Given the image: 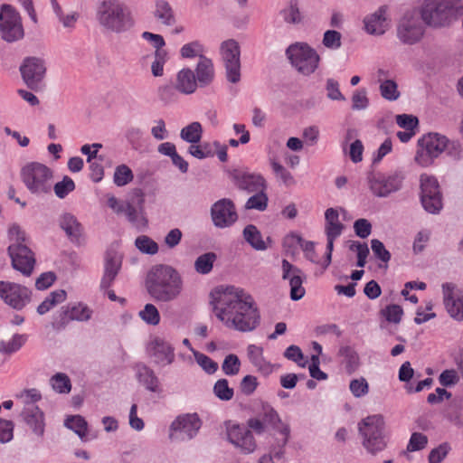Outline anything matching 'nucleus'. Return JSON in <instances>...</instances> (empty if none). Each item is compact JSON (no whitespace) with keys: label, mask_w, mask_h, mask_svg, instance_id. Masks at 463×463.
Returning <instances> with one entry per match:
<instances>
[{"label":"nucleus","mask_w":463,"mask_h":463,"mask_svg":"<svg viewBox=\"0 0 463 463\" xmlns=\"http://www.w3.org/2000/svg\"><path fill=\"white\" fill-rule=\"evenodd\" d=\"M248 356L250 362L258 367H262L264 364V358H263V349L262 347L256 345H250L248 346L247 349Z\"/></svg>","instance_id":"56"},{"label":"nucleus","mask_w":463,"mask_h":463,"mask_svg":"<svg viewBox=\"0 0 463 463\" xmlns=\"http://www.w3.org/2000/svg\"><path fill=\"white\" fill-rule=\"evenodd\" d=\"M203 52V46L198 41H194L184 44L181 48L180 53L181 56L185 59L199 57L200 60L201 57H204Z\"/></svg>","instance_id":"37"},{"label":"nucleus","mask_w":463,"mask_h":463,"mask_svg":"<svg viewBox=\"0 0 463 463\" xmlns=\"http://www.w3.org/2000/svg\"><path fill=\"white\" fill-rule=\"evenodd\" d=\"M354 228L357 236L366 238L371 233L372 225L366 219H358L355 221Z\"/></svg>","instance_id":"63"},{"label":"nucleus","mask_w":463,"mask_h":463,"mask_svg":"<svg viewBox=\"0 0 463 463\" xmlns=\"http://www.w3.org/2000/svg\"><path fill=\"white\" fill-rule=\"evenodd\" d=\"M202 126L199 122H193L181 130V137L192 144L200 142L202 138Z\"/></svg>","instance_id":"33"},{"label":"nucleus","mask_w":463,"mask_h":463,"mask_svg":"<svg viewBox=\"0 0 463 463\" xmlns=\"http://www.w3.org/2000/svg\"><path fill=\"white\" fill-rule=\"evenodd\" d=\"M364 28L370 34H383L390 27V19L387 15V8L380 7L373 14L367 15L364 20Z\"/></svg>","instance_id":"26"},{"label":"nucleus","mask_w":463,"mask_h":463,"mask_svg":"<svg viewBox=\"0 0 463 463\" xmlns=\"http://www.w3.org/2000/svg\"><path fill=\"white\" fill-rule=\"evenodd\" d=\"M133 179V174L131 169L125 165H121L118 166L114 173V182L118 186H123L131 182Z\"/></svg>","instance_id":"41"},{"label":"nucleus","mask_w":463,"mask_h":463,"mask_svg":"<svg viewBox=\"0 0 463 463\" xmlns=\"http://www.w3.org/2000/svg\"><path fill=\"white\" fill-rule=\"evenodd\" d=\"M197 80L192 70L182 69L176 75L175 88L184 94H192L196 90Z\"/></svg>","instance_id":"28"},{"label":"nucleus","mask_w":463,"mask_h":463,"mask_svg":"<svg viewBox=\"0 0 463 463\" xmlns=\"http://www.w3.org/2000/svg\"><path fill=\"white\" fill-rule=\"evenodd\" d=\"M60 225L71 240H78L81 235L82 228L77 219L66 213L61 217Z\"/></svg>","instance_id":"31"},{"label":"nucleus","mask_w":463,"mask_h":463,"mask_svg":"<svg viewBox=\"0 0 463 463\" xmlns=\"http://www.w3.org/2000/svg\"><path fill=\"white\" fill-rule=\"evenodd\" d=\"M282 279H289L290 298L298 300L305 295L303 288V273L302 271L289 263L287 260H282Z\"/></svg>","instance_id":"23"},{"label":"nucleus","mask_w":463,"mask_h":463,"mask_svg":"<svg viewBox=\"0 0 463 463\" xmlns=\"http://www.w3.org/2000/svg\"><path fill=\"white\" fill-rule=\"evenodd\" d=\"M396 123L406 130H414L418 126V119L411 115L402 114L396 117Z\"/></svg>","instance_id":"60"},{"label":"nucleus","mask_w":463,"mask_h":463,"mask_svg":"<svg viewBox=\"0 0 463 463\" xmlns=\"http://www.w3.org/2000/svg\"><path fill=\"white\" fill-rule=\"evenodd\" d=\"M196 80L201 87L209 85L214 78V69L212 61L206 57H201L196 69Z\"/></svg>","instance_id":"30"},{"label":"nucleus","mask_w":463,"mask_h":463,"mask_svg":"<svg viewBox=\"0 0 463 463\" xmlns=\"http://www.w3.org/2000/svg\"><path fill=\"white\" fill-rule=\"evenodd\" d=\"M146 288L155 300L169 302L181 294L183 280L180 274L172 267L159 265L148 272Z\"/></svg>","instance_id":"2"},{"label":"nucleus","mask_w":463,"mask_h":463,"mask_svg":"<svg viewBox=\"0 0 463 463\" xmlns=\"http://www.w3.org/2000/svg\"><path fill=\"white\" fill-rule=\"evenodd\" d=\"M284 356L287 359L297 363L301 367H305L307 364V360L305 359L301 349L297 345H292L288 346L284 353Z\"/></svg>","instance_id":"47"},{"label":"nucleus","mask_w":463,"mask_h":463,"mask_svg":"<svg viewBox=\"0 0 463 463\" xmlns=\"http://www.w3.org/2000/svg\"><path fill=\"white\" fill-rule=\"evenodd\" d=\"M350 249L352 250H355L357 253V266L364 267L366 263V258L369 254L367 244L355 241L351 244Z\"/></svg>","instance_id":"57"},{"label":"nucleus","mask_w":463,"mask_h":463,"mask_svg":"<svg viewBox=\"0 0 463 463\" xmlns=\"http://www.w3.org/2000/svg\"><path fill=\"white\" fill-rule=\"evenodd\" d=\"M349 387L351 392L357 398L364 396L369 392L368 383L363 377L352 380Z\"/></svg>","instance_id":"54"},{"label":"nucleus","mask_w":463,"mask_h":463,"mask_svg":"<svg viewBox=\"0 0 463 463\" xmlns=\"http://www.w3.org/2000/svg\"><path fill=\"white\" fill-rule=\"evenodd\" d=\"M428 444V438L420 432H413L407 446L408 451H417L423 449Z\"/></svg>","instance_id":"46"},{"label":"nucleus","mask_w":463,"mask_h":463,"mask_svg":"<svg viewBox=\"0 0 463 463\" xmlns=\"http://www.w3.org/2000/svg\"><path fill=\"white\" fill-rule=\"evenodd\" d=\"M213 392L222 401H230L233 397V389L229 386L226 379H221L215 383Z\"/></svg>","instance_id":"39"},{"label":"nucleus","mask_w":463,"mask_h":463,"mask_svg":"<svg viewBox=\"0 0 463 463\" xmlns=\"http://www.w3.org/2000/svg\"><path fill=\"white\" fill-rule=\"evenodd\" d=\"M383 418L381 415L368 416L359 423V432L364 438L363 445L372 454L385 448L383 436Z\"/></svg>","instance_id":"8"},{"label":"nucleus","mask_w":463,"mask_h":463,"mask_svg":"<svg viewBox=\"0 0 463 463\" xmlns=\"http://www.w3.org/2000/svg\"><path fill=\"white\" fill-rule=\"evenodd\" d=\"M227 435L229 440L243 452L250 453L255 450V439L247 428L237 424L230 425L227 427Z\"/></svg>","instance_id":"22"},{"label":"nucleus","mask_w":463,"mask_h":463,"mask_svg":"<svg viewBox=\"0 0 463 463\" xmlns=\"http://www.w3.org/2000/svg\"><path fill=\"white\" fill-rule=\"evenodd\" d=\"M216 255L213 252L199 256L194 262V269L200 274H208L213 267Z\"/></svg>","instance_id":"35"},{"label":"nucleus","mask_w":463,"mask_h":463,"mask_svg":"<svg viewBox=\"0 0 463 463\" xmlns=\"http://www.w3.org/2000/svg\"><path fill=\"white\" fill-rule=\"evenodd\" d=\"M147 351L155 363L161 365L170 364L175 358L172 345L159 336L154 337L149 342Z\"/></svg>","instance_id":"24"},{"label":"nucleus","mask_w":463,"mask_h":463,"mask_svg":"<svg viewBox=\"0 0 463 463\" xmlns=\"http://www.w3.org/2000/svg\"><path fill=\"white\" fill-rule=\"evenodd\" d=\"M62 320L86 321L90 318L91 310L81 303L76 304L63 312Z\"/></svg>","instance_id":"32"},{"label":"nucleus","mask_w":463,"mask_h":463,"mask_svg":"<svg viewBox=\"0 0 463 463\" xmlns=\"http://www.w3.org/2000/svg\"><path fill=\"white\" fill-rule=\"evenodd\" d=\"M258 386V381L255 376L246 375L241 382L240 389L245 395H250Z\"/></svg>","instance_id":"62"},{"label":"nucleus","mask_w":463,"mask_h":463,"mask_svg":"<svg viewBox=\"0 0 463 463\" xmlns=\"http://www.w3.org/2000/svg\"><path fill=\"white\" fill-rule=\"evenodd\" d=\"M449 138L439 133L430 132L425 134L418 140L414 160L421 167H429L433 165L449 146Z\"/></svg>","instance_id":"4"},{"label":"nucleus","mask_w":463,"mask_h":463,"mask_svg":"<svg viewBox=\"0 0 463 463\" xmlns=\"http://www.w3.org/2000/svg\"><path fill=\"white\" fill-rule=\"evenodd\" d=\"M121 267V257L118 254L109 255L106 259L105 272L100 286L103 288L110 287Z\"/></svg>","instance_id":"29"},{"label":"nucleus","mask_w":463,"mask_h":463,"mask_svg":"<svg viewBox=\"0 0 463 463\" xmlns=\"http://www.w3.org/2000/svg\"><path fill=\"white\" fill-rule=\"evenodd\" d=\"M23 80L29 88H34L44 77L46 68L44 62L35 57L26 58L20 67Z\"/></svg>","instance_id":"20"},{"label":"nucleus","mask_w":463,"mask_h":463,"mask_svg":"<svg viewBox=\"0 0 463 463\" xmlns=\"http://www.w3.org/2000/svg\"><path fill=\"white\" fill-rule=\"evenodd\" d=\"M0 30L3 39L7 42L17 41L24 36L19 14L10 5H4L1 8Z\"/></svg>","instance_id":"11"},{"label":"nucleus","mask_w":463,"mask_h":463,"mask_svg":"<svg viewBox=\"0 0 463 463\" xmlns=\"http://www.w3.org/2000/svg\"><path fill=\"white\" fill-rule=\"evenodd\" d=\"M21 178L32 194H43L51 191L53 174L51 168L39 162H30L21 169Z\"/></svg>","instance_id":"5"},{"label":"nucleus","mask_w":463,"mask_h":463,"mask_svg":"<svg viewBox=\"0 0 463 463\" xmlns=\"http://www.w3.org/2000/svg\"><path fill=\"white\" fill-rule=\"evenodd\" d=\"M215 317L229 329L250 332L260 322V314L253 298L234 286H220L211 292Z\"/></svg>","instance_id":"1"},{"label":"nucleus","mask_w":463,"mask_h":463,"mask_svg":"<svg viewBox=\"0 0 463 463\" xmlns=\"http://www.w3.org/2000/svg\"><path fill=\"white\" fill-rule=\"evenodd\" d=\"M323 44L330 49H337L341 45V34L340 33L328 30L325 33L323 38Z\"/></svg>","instance_id":"58"},{"label":"nucleus","mask_w":463,"mask_h":463,"mask_svg":"<svg viewBox=\"0 0 463 463\" xmlns=\"http://www.w3.org/2000/svg\"><path fill=\"white\" fill-rule=\"evenodd\" d=\"M201 425L195 413L180 415L172 422L169 437L176 441L190 439L197 433Z\"/></svg>","instance_id":"12"},{"label":"nucleus","mask_w":463,"mask_h":463,"mask_svg":"<svg viewBox=\"0 0 463 463\" xmlns=\"http://www.w3.org/2000/svg\"><path fill=\"white\" fill-rule=\"evenodd\" d=\"M380 90L382 96L389 100H395L399 97V91L397 90V84L391 80H386L380 85Z\"/></svg>","instance_id":"45"},{"label":"nucleus","mask_w":463,"mask_h":463,"mask_svg":"<svg viewBox=\"0 0 463 463\" xmlns=\"http://www.w3.org/2000/svg\"><path fill=\"white\" fill-rule=\"evenodd\" d=\"M271 167L278 178H279L286 185L295 184L293 175L280 164L276 161L271 162Z\"/></svg>","instance_id":"49"},{"label":"nucleus","mask_w":463,"mask_h":463,"mask_svg":"<svg viewBox=\"0 0 463 463\" xmlns=\"http://www.w3.org/2000/svg\"><path fill=\"white\" fill-rule=\"evenodd\" d=\"M17 399L23 403H29V407L24 411V419L37 434L43 432V416L39 409L33 405V402L41 399V395L35 389L24 390L17 394Z\"/></svg>","instance_id":"14"},{"label":"nucleus","mask_w":463,"mask_h":463,"mask_svg":"<svg viewBox=\"0 0 463 463\" xmlns=\"http://www.w3.org/2000/svg\"><path fill=\"white\" fill-rule=\"evenodd\" d=\"M420 198L424 209L436 213L442 208V198L439 185L433 175L422 174L420 175Z\"/></svg>","instance_id":"10"},{"label":"nucleus","mask_w":463,"mask_h":463,"mask_svg":"<svg viewBox=\"0 0 463 463\" xmlns=\"http://www.w3.org/2000/svg\"><path fill=\"white\" fill-rule=\"evenodd\" d=\"M140 318L146 324L156 326L160 322V315L153 304H146L144 308L139 312Z\"/></svg>","instance_id":"38"},{"label":"nucleus","mask_w":463,"mask_h":463,"mask_svg":"<svg viewBox=\"0 0 463 463\" xmlns=\"http://www.w3.org/2000/svg\"><path fill=\"white\" fill-rule=\"evenodd\" d=\"M325 218V232L327 237V252L325 260L321 264L324 268H326L331 262L334 241L341 235L344 226L339 222L338 212L334 208H328L326 211Z\"/></svg>","instance_id":"16"},{"label":"nucleus","mask_w":463,"mask_h":463,"mask_svg":"<svg viewBox=\"0 0 463 463\" xmlns=\"http://www.w3.org/2000/svg\"><path fill=\"white\" fill-rule=\"evenodd\" d=\"M75 188V184L73 180L68 176H65L62 181L58 182L54 185V193L60 197H65L70 192L73 191Z\"/></svg>","instance_id":"51"},{"label":"nucleus","mask_w":463,"mask_h":463,"mask_svg":"<svg viewBox=\"0 0 463 463\" xmlns=\"http://www.w3.org/2000/svg\"><path fill=\"white\" fill-rule=\"evenodd\" d=\"M420 14L427 25L435 28L448 26L455 19L451 0H424Z\"/></svg>","instance_id":"6"},{"label":"nucleus","mask_w":463,"mask_h":463,"mask_svg":"<svg viewBox=\"0 0 463 463\" xmlns=\"http://www.w3.org/2000/svg\"><path fill=\"white\" fill-rule=\"evenodd\" d=\"M195 358L199 365L203 367L207 373H214L217 369V364L211 358L203 354H195Z\"/></svg>","instance_id":"64"},{"label":"nucleus","mask_w":463,"mask_h":463,"mask_svg":"<svg viewBox=\"0 0 463 463\" xmlns=\"http://www.w3.org/2000/svg\"><path fill=\"white\" fill-rule=\"evenodd\" d=\"M287 54L292 65L302 74L309 75L317 68L319 56L307 43L291 44L287 50Z\"/></svg>","instance_id":"9"},{"label":"nucleus","mask_w":463,"mask_h":463,"mask_svg":"<svg viewBox=\"0 0 463 463\" xmlns=\"http://www.w3.org/2000/svg\"><path fill=\"white\" fill-rule=\"evenodd\" d=\"M138 377L140 382H142L148 390L152 392L157 390V379L151 370L144 367L143 371L138 373Z\"/></svg>","instance_id":"50"},{"label":"nucleus","mask_w":463,"mask_h":463,"mask_svg":"<svg viewBox=\"0 0 463 463\" xmlns=\"http://www.w3.org/2000/svg\"><path fill=\"white\" fill-rule=\"evenodd\" d=\"M127 215L129 222H131L134 225L137 227H144L146 224V220L145 217L140 214L136 208L130 204L128 203L125 212L123 213Z\"/></svg>","instance_id":"55"},{"label":"nucleus","mask_w":463,"mask_h":463,"mask_svg":"<svg viewBox=\"0 0 463 463\" xmlns=\"http://www.w3.org/2000/svg\"><path fill=\"white\" fill-rule=\"evenodd\" d=\"M230 176L240 189L249 192L264 190L266 186L265 180L260 175H252L241 169H233L230 172Z\"/></svg>","instance_id":"25"},{"label":"nucleus","mask_w":463,"mask_h":463,"mask_svg":"<svg viewBox=\"0 0 463 463\" xmlns=\"http://www.w3.org/2000/svg\"><path fill=\"white\" fill-rule=\"evenodd\" d=\"M449 450L450 446L448 443H442L431 449L428 457L429 463H440L447 457Z\"/></svg>","instance_id":"48"},{"label":"nucleus","mask_w":463,"mask_h":463,"mask_svg":"<svg viewBox=\"0 0 463 463\" xmlns=\"http://www.w3.org/2000/svg\"><path fill=\"white\" fill-rule=\"evenodd\" d=\"M11 244L8 253L14 269L24 275H30L35 263L34 254L26 244L24 232L19 226L14 225L9 229Z\"/></svg>","instance_id":"3"},{"label":"nucleus","mask_w":463,"mask_h":463,"mask_svg":"<svg viewBox=\"0 0 463 463\" xmlns=\"http://www.w3.org/2000/svg\"><path fill=\"white\" fill-rule=\"evenodd\" d=\"M267 428H272L279 430L282 435V441L285 443L288 440L289 434V428L288 424L282 422L272 407L269 405L262 406V412L259 415Z\"/></svg>","instance_id":"27"},{"label":"nucleus","mask_w":463,"mask_h":463,"mask_svg":"<svg viewBox=\"0 0 463 463\" xmlns=\"http://www.w3.org/2000/svg\"><path fill=\"white\" fill-rule=\"evenodd\" d=\"M268 205V196L263 190H259V193L250 197L246 203L247 209H255L264 211Z\"/></svg>","instance_id":"40"},{"label":"nucleus","mask_w":463,"mask_h":463,"mask_svg":"<svg viewBox=\"0 0 463 463\" xmlns=\"http://www.w3.org/2000/svg\"><path fill=\"white\" fill-rule=\"evenodd\" d=\"M245 240L256 250H264L266 245L260 232L253 225H248L243 231Z\"/></svg>","instance_id":"34"},{"label":"nucleus","mask_w":463,"mask_h":463,"mask_svg":"<svg viewBox=\"0 0 463 463\" xmlns=\"http://www.w3.org/2000/svg\"><path fill=\"white\" fill-rule=\"evenodd\" d=\"M403 176L400 173L391 175H374L370 179V189L377 196H386L400 189Z\"/></svg>","instance_id":"21"},{"label":"nucleus","mask_w":463,"mask_h":463,"mask_svg":"<svg viewBox=\"0 0 463 463\" xmlns=\"http://www.w3.org/2000/svg\"><path fill=\"white\" fill-rule=\"evenodd\" d=\"M221 53L226 64L228 80L236 83L240 80V48L234 40H228L222 43Z\"/></svg>","instance_id":"15"},{"label":"nucleus","mask_w":463,"mask_h":463,"mask_svg":"<svg viewBox=\"0 0 463 463\" xmlns=\"http://www.w3.org/2000/svg\"><path fill=\"white\" fill-rule=\"evenodd\" d=\"M156 16L165 24H170L174 20L169 5L164 1L157 2Z\"/></svg>","instance_id":"43"},{"label":"nucleus","mask_w":463,"mask_h":463,"mask_svg":"<svg viewBox=\"0 0 463 463\" xmlns=\"http://www.w3.org/2000/svg\"><path fill=\"white\" fill-rule=\"evenodd\" d=\"M371 248L373 254L383 262H388L391 259L390 252L385 249L383 243L379 240L373 239L371 241Z\"/></svg>","instance_id":"59"},{"label":"nucleus","mask_w":463,"mask_h":463,"mask_svg":"<svg viewBox=\"0 0 463 463\" xmlns=\"http://www.w3.org/2000/svg\"><path fill=\"white\" fill-rule=\"evenodd\" d=\"M136 246L137 248L147 254H155L158 250V246L156 242L148 238L147 236H139L136 239Z\"/></svg>","instance_id":"42"},{"label":"nucleus","mask_w":463,"mask_h":463,"mask_svg":"<svg viewBox=\"0 0 463 463\" xmlns=\"http://www.w3.org/2000/svg\"><path fill=\"white\" fill-rule=\"evenodd\" d=\"M241 367V362L237 355L229 354L225 357L222 364V371L227 375H235L239 373Z\"/></svg>","instance_id":"44"},{"label":"nucleus","mask_w":463,"mask_h":463,"mask_svg":"<svg viewBox=\"0 0 463 463\" xmlns=\"http://www.w3.org/2000/svg\"><path fill=\"white\" fill-rule=\"evenodd\" d=\"M98 19L105 28L120 32L130 25L125 7L117 0L103 1L98 10Z\"/></svg>","instance_id":"7"},{"label":"nucleus","mask_w":463,"mask_h":463,"mask_svg":"<svg viewBox=\"0 0 463 463\" xmlns=\"http://www.w3.org/2000/svg\"><path fill=\"white\" fill-rule=\"evenodd\" d=\"M443 303L449 317L463 321V291L453 284H444Z\"/></svg>","instance_id":"17"},{"label":"nucleus","mask_w":463,"mask_h":463,"mask_svg":"<svg viewBox=\"0 0 463 463\" xmlns=\"http://www.w3.org/2000/svg\"><path fill=\"white\" fill-rule=\"evenodd\" d=\"M424 34V28L416 13H406L397 26L398 38L406 44L419 42Z\"/></svg>","instance_id":"13"},{"label":"nucleus","mask_w":463,"mask_h":463,"mask_svg":"<svg viewBox=\"0 0 463 463\" xmlns=\"http://www.w3.org/2000/svg\"><path fill=\"white\" fill-rule=\"evenodd\" d=\"M211 213L214 225L220 228L231 226L238 219L234 203L230 199H221L214 203Z\"/></svg>","instance_id":"18"},{"label":"nucleus","mask_w":463,"mask_h":463,"mask_svg":"<svg viewBox=\"0 0 463 463\" xmlns=\"http://www.w3.org/2000/svg\"><path fill=\"white\" fill-rule=\"evenodd\" d=\"M65 426L72 430L80 439H83L88 431L86 420L79 415L69 417L65 421Z\"/></svg>","instance_id":"36"},{"label":"nucleus","mask_w":463,"mask_h":463,"mask_svg":"<svg viewBox=\"0 0 463 463\" xmlns=\"http://www.w3.org/2000/svg\"><path fill=\"white\" fill-rule=\"evenodd\" d=\"M0 298L12 307L21 309L28 301L29 295L26 288L4 281L0 284Z\"/></svg>","instance_id":"19"},{"label":"nucleus","mask_w":463,"mask_h":463,"mask_svg":"<svg viewBox=\"0 0 463 463\" xmlns=\"http://www.w3.org/2000/svg\"><path fill=\"white\" fill-rule=\"evenodd\" d=\"M52 388L58 392H69L71 391V382L68 376L63 373H57L52 378Z\"/></svg>","instance_id":"52"},{"label":"nucleus","mask_w":463,"mask_h":463,"mask_svg":"<svg viewBox=\"0 0 463 463\" xmlns=\"http://www.w3.org/2000/svg\"><path fill=\"white\" fill-rule=\"evenodd\" d=\"M383 315L386 318L387 321L394 324L400 323L402 317L403 315L402 308L398 305H390L387 306L383 310Z\"/></svg>","instance_id":"53"},{"label":"nucleus","mask_w":463,"mask_h":463,"mask_svg":"<svg viewBox=\"0 0 463 463\" xmlns=\"http://www.w3.org/2000/svg\"><path fill=\"white\" fill-rule=\"evenodd\" d=\"M165 56L166 52L165 51H156V61L151 66L154 76L158 77L163 75Z\"/></svg>","instance_id":"61"}]
</instances>
